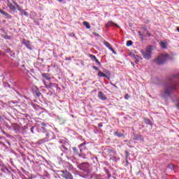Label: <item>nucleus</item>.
I'll use <instances>...</instances> for the list:
<instances>
[{
	"instance_id": "1",
	"label": "nucleus",
	"mask_w": 179,
	"mask_h": 179,
	"mask_svg": "<svg viewBox=\"0 0 179 179\" xmlns=\"http://www.w3.org/2000/svg\"><path fill=\"white\" fill-rule=\"evenodd\" d=\"M179 86V73L171 75L166 77L164 83V87L160 96L164 100L171 99L173 103H178L179 99L177 95L174 94Z\"/></svg>"
},
{
	"instance_id": "2",
	"label": "nucleus",
	"mask_w": 179,
	"mask_h": 179,
	"mask_svg": "<svg viewBox=\"0 0 179 179\" xmlns=\"http://www.w3.org/2000/svg\"><path fill=\"white\" fill-rule=\"evenodd\" d=\"M171 59V57L169 55V54L161 55L157 57L154 61L155 64L157 65H163V64H166L167 61H170Z\"/></svg>"
},
{
	"instance_id": "3",
	"label": "nucleus",
	"mask_w": 179,
	"mask_h": 179,
	"mask_svg": "<svg viewBox=\"0 0 179 179\" xmlns=\"http://www.w3.org/2000/svg\"><path fill=\"white\" fill-rule=\"evenodd\" d=\"M142 55L145 59H150V57H152V46L147 47L145 51H142Z\"/></svg>"
},
{
	"instance_id": "4",
	"label": "nucleus",
	"mask_w": 179,
	"mask_h": 179,
	"mask_svg": "<svg viewBox=\"0 0 179 179\" xmlns=\"http://www.w3.org/2000/svg\"><path fill=\"white\" fill-rule=\"evenodd\" d=\"M45 138H41L40 140H38L37 141V144L38 145H43V143H45V142H48V141L50 140V135L48 134V133L45 134Z\"/></svg>"
},
{
	"instance_id": "5",
	"label": "nucleus",
	"mask_w": 179,
	"mask_h": 179,
	"mask_svg": "<svg viewBox=\"0 0 179 179\" xmlns=\"http://www.w3.org/2000/svg\"><path fill=\"white\" fill-rule=\"evenodd\" d=\"M0 33L1 34V37L5 38V40H10V36H8V31L1 29H0Z\"/></svg>"
},
{
	"instance_id": "6",
	"label": "nucleus",
	"mask_w": 179,
	"mask_h": 179,
	"mask_svg": "<svg viewBox=\"0 0 179 179\" xmlns=\"http://www.w3.org/2000/svg\"><path fill=\"white\" fill-rule=\"evenodd\" d=\"M12 128H13V129L15 131L16 134H19V132H20L21 131V128L20 126H19V124H16V123H13L11 124Z\"/></svg>"
},
{
	"instance_id": "7",
	"label": "nucleus",
	"mask_w": 179,
	"mask_h": 179,
	"mask_svg": "<svg viewBox=\"0 0 179 179\" xmlns=\"http://www.w3.org/2000/svg\"><path fill=\"white\" fill-rule=\"evenodd\" d=\"M98 98L100 100H102V101H104V100H107V96H106V94H104V93L101 91L98 92Z\"/></svg>"
},
{
	"instance_id": "8",
	"label": "nucleus",
	"mask_w": 179,
	"mask_h": 179,
	"mask_svg": "<svg viewBox=\"0 0 179 179\" xmlns=\"http://www.w3.org/2000/svg\"><path fill=\"white\" fill-rule=\"evenodd\" d=\"M22 43L24 44V45H25V47H27V48H28V50H31V43H30L29 41L23 39Z\"/></svg>"
},
{
	"instance_id": "9",
	"label": "nucleus",
	"mask_w": 179,
	"mask_h": 179,
	"mask_svg": "<svg viewBox=\"0 0 179 179\" xmlns=\"http://www.w3.org/2000/svg\"><path fill=\"white\" fill-rule=\"evenodd\" d=\"M133 141H139L140 142H143V136L141 134L135 135L133 138Z\"/></svg>"
},
{
	"instance_id": "10",
	"label": "nucleus",
	"mask_w": 179,
	"mask_h": 179,
	"mask_svg": "<svg viewBox=\"0 0 179 179\" xmlns=\"http://www.w3.org/2000/svg\"><path fill=\"white\" fill-rule=\"evenodd\" d=\"M42 77L46 79V80H51V75L49 73H42Z\"/></svg>"
},
{
	"instance_id": "11",
	"label": "nucleus",
	"mask_w": 179,
	"mask_h": 179,
	"mask_svg": "<svg viewBox=\"0 0 179 179\" xmlns=\"http://www.w3.org/2000/svg\"><path fill=\"white\" fill-rule=\"evenodd\" d=\"M57 87V85L55 83H50L48 85L45 84V87L49 90V89H51V87Z\"/></svg>"
},
{
	"instance_id": "12",
	"label": "nucleus",
	"mask_w": 179,
	"mask_h": 179,
	"mask_svg": "<svg viewBox=\"0 0 179 179\" xmlns=\"http://www.w3.org/2000/svg\"><path fill=\"white\" fill-rule=\"evenodd\" d=\"M168 169H169V170H171V171L176 170V169H177V166L173 164L172 163H169L167 165Z\"/></svg>"
},
{
	"instance_id": "13",
	"label": "nucleus",
	"mask_w": 179,
	"mask_h": 179,
	"mask_svg": "<svg viewBox=\"0 0 179 179\" xmlns=\"http://www.w3.org/2000/svg\"><path fill=\"white\" fill-rule=\"evenodd\" d=\"M8 6L12 12H15V10H16V7H15V6H13L10 2L8 3Z\"/></svg>"
},
{
	"instance_id": "14",
	"label": "nucleus",
	"mask_w": 179,
	"mask_h": 179,
	"mask_svg": "<svg viewBox=\"0 0 179 179\" xmlns=\"http://www.w3.org/2000/svg\"><path fill=\"white\" fill-rule=\"evenodd\" d=\"M103 43L104 45H106V47H107V48H108L109 50L113 51V47H111V45L110 44V43H108L107 41H103Z\"/></svg>"
},
{
	"instance_id": "15",
	"label": "nucleus",
	"mask_w": 179,
	"mask_h": 179,
	"mask_svg": "<svg viewBox=\"0 0 179 179\" xmlns=\"http://www.w3.org/2000/svg\"><path fill=\"white\" fill-rule=\"evenodd\" d=\"M144 122L147 125H150V127H152L153 125V123L152 122V120H150V119H148V118H145L144 119Z\"/></svg>"
},
{
	"instance_id": "16",
	"label": "nucleus",
	"mask_w": 179,
	"mask_h": 179,
	"mask_svg": "<svg viewBox=\"0 0 179 179\" xmlns=\"http://www.w3.org/2000/svg\"><path fill=\"white\" fill-rule=\"evenodd\" d=\"M114 135H115V136H117V138H122V137H124V134H122V133H121V132H120V131H116V132H115V133H114Z\"/></svg>"
},
{
	"instance_id": "17",
	"label": "nucleus",
	"mask_w": 179,
	"mask_h": 179,
	"mask_svg": "<svg viewBox=\"0 0 179 179\" xmlns=\"http://www.w3.org/2000/svg\"><path fill=\"white\" fill-rule=\"evenodd\" d=\"M138 33L141 41H143V40L145 39V34H143V33H142V31H138Z\"/></svg>"
},
{
	"instance_id": "18",
	"label": "nucleus",
	"mask_w": 179,
	"mask_h": 179,
	"mask_svg": "<svg viewBox=\"0 0 179 179\" xmlns=\"http://www.w3.org/2000/svg\"><path fill=\"white\" fill-rule=\"evenodd\" d=\"M0 13L3 15V16H6V17H8L9 16V13H8L7 12L4 11L2 9H0Z\"/></svg>"
},
{
	"instance_id": "19",
	"label": "nucleus",
	"mask_w": 179,
	"mask_h": 179,
	"mask_svg": "<svg viewBox=\"0 0 179 179\" xmlns=\"http://www.w3.org/2000/svg\"><path fill=\"white\" fill-rule=\"evenodd\" d=\"M159 45H160V47H162L164 49L167 48V43L166 42L161 41L159 43Z\"/></svg>"
},
{
	"instance_id": "20",
	"label": "nucleus",
	"mask_w": 179,
	"mask_h": 179,
	"mask_svg": "<svg viewBox=\"0 0 179 179\" xmlns=\"http://www.w3.org/2000/svg\"><path fill=\"white\" fill-rule=\"evenodd\" d=\"M98 76H99L100 78H107V75H106L104 73L99 71L98 73Z\"/></svg>"
},
{
	"instance_id": "21",
	"label": "nucleus",
	"mask_w": 179,
	"mask_h": 179,
	"mask_svg": "<svg viewBox=\"0 0 179 179\" xmlns=\"http://www.w3.org/2000/svg\"><path fill=\"white\" fill-rule=\"evenodd\" d=\"M83 24L86 27V29H90V24H89V22L85 21L83 22Z\"/></svg>"
},
{
	"instance_id": "22",
	"label": "nucleus",
	"mask_w": 179,
	"mask_h": 179,
	"mask_svg": "<svg viewBox=\"0 0 179 179\" xmlns=\"http://www.w3.org/2000/svg\"><path fill=\"white\" fill-rule=\"evenodd\" d=\"M132 44H134V42H132V41H127L126 43V45L127 47H131V45H132Z\"/></svg>"
},
{
	"instance_id": "23",
	"label": "nucleus",
	"mask_w": 179,
	"mask_h": 179,
	"mask_svg": "<svg viewBox=\"0 0 179 179\" xmlns=\"http://www.w3.org/2000/svg\"><path fill=\"white\" fill-rule=\"evenodd\" d=\"M35 93H36L37 97H40V96H41V92H40V90H36L35 91Z\"/></svg>"
},
{
	"instance_id": "24",
	"label": "nucleus",
	"mask_w": 179,
	"mask_h": 179,
	"mask_svg": "<svg viewBox=\"0 0 179 179\" xmlns=\"http://www.w3.org/2000/svg\"><path fill=\"white\" fill-rule=\"evenodd\" d=\"M38 129V128L36 127L35 126H33L31 128V132L32 134H36V132H34V129Z\"/></svg>"
},
{
	"instance_id": "25",
	"label": "nucleus",
	"mask_w": 179,
	"mask_h": 179,
	"mask_svg": "<svg viewBox=\"0 0 179 179\" xmlns=\"http://www.w3.org/2000/svg\"><path fill=\"white\" fill-rule=\"evenodd\" d=\"M17 9L20 12H21V13H22L24 11V10H23L20 6H17Z\"/></svg>"
},
{
	"instance_id": "26",
	"label": "nucleus",
	"mask_w": 179,
	"mask_h": 179,
	"mask_svg": "<svg viewBox=\"0 0 179 179\" xmlns=\"http://www.w3.org/2000/svg\"><path fill=\"white\" fill-rule=\"evenodd\" d=\"M87 164H88L87 162H83L79 165V167H83V166H87Z\"/></svg>"
},
{
	"instance_id": "27",
	"label": "nucleus",
	"mask_w": 179,
	"mask_h": 179,
	"mask_svg": "<svg viewBox=\"0 0 179 179\" xmlns=\"http://www.w3.org/2000/svg\"><path fill=\"white\" fill-rule=\"evenodd\" d=\"M90 58H92V59H93L94 61H95V59H97V57H96L94 55H90Z\"/></svg>"
},
{
	"instance_id": "28",
	"label": "nucleus",
	"mask_w": 179,
	"mask_h": 179,
	"mask_svg": "<svg viewBox=\"0 0 179 179\" xmlns=\"http://www.w3.org/2000/svg\"><path fill=\"white\" fill-rule=\"evenodd\" d=\"M22 15H24V16L27 17V16H29V13L24 10V11H22Z\"/></svg>"
},
{
	"instance_id": "29",
	"label": "nucleus",
	"mask_w": 179,
	"mask_h": 179,
	"mask_svg": "<svg viewBox=\"0 0 179 179\" xmlns=\"http://www.w3.org/2000/svg\"><path fill=\"white\" fill-rule=\"evenodd\" d=\"M62 149H64V150H66V152H68V148H66L65 145H62Z\"/></svg>"
},
{
	"instance_id": "30",
	"label": "nucleus",
	"mask_w": 179,
	"mask_h": 179,
	"mask_svg": "<svg viewBox=\"0 0 179 179\" xmlns=\"http://www.w3.org/2000/svg\"><path fill=\"white\" fill-rule=\"evenodd\" d=\"M73 150L75 152V153H78V148L76 147H73Z\"/></svg>"
},
{
	"instance_id": "31",
	"label": "nucleus",
	"mask_w": 179,
	"mask_h": 179,
	"mask_svg": "<svg viewBox=\"0 0 179 179\" xmlns=\"http://www.w3.org/2000/svg\"><path fill=\"white\" fill-rule=\"evenodd\" d=\"M124 99L126 100H128V99H129V95L128 94H127L125 96H124Z\"/></svg>"
},
{
	"instance_id": "32",
	"label": "nucleus",
	"mask_w": 179,
	"mask_h": 179,
	"mask_svg": "<svg viewBox=\"0 0 179 179\" xmlns=\"http://www.w3.org/2000/svg\"><path fill=\"white\" fill-rule=\"evenodd\" d=\"M147 36L148 37H151L152 36V34H150L149 31H147Z\"/></svg>"
},
{
	"instance_id": "33",
	"label": "nucleus",
	"mask_w": 179,
	"mask_h": 179,
	"mask_svg": "<svg viewBox=\"0 0 179 179\" xmlns=\"http://www.w3.org/2000/svg\"><path fill=\"white\" fill-rule=\"evenodd\" d=\"M13 3H14V5H15V6H17H17H19L17 3H16V1H13Z\"/></svg>"
},
{
	"instance_id": "34",
	"label": "nucleus",
	"mask_w": 179,
	"mask_h": 179,
	"mask_svg": "<svg viewBox=\"0 0 179 179\" xmlns=\"http://www.w3.org/2000/svg\"><path fill=\"white\" fill-rule=\"evenodd\" d=\"M94 61L96 64H98L99 65H100V62H99V59H96Z\"/></svg>"
},
{
	"instance_id": "35",
	"label": "nucleus",
	"mask_w": 179,
	"mask_h": 179,
	"mask_svg": "<svg viewBox=\"0 0 179 179\" xmlns=\"http://www.w3.org/2000/svg\"><path fill=\"white\" fill-rule=\"evenodd\" d=\"M85 145H86V143H83L80 145V148H82L83 146H85Z\"/></svg>"
},
{
	"instance_id": "36",
	"label": "nucleus",
	"mask_w": 179,
	"mask_h": 179,
	"mask_svg": "<svg viewBox=\"0 0 179 179\" xmlns=\"http://www.w3.org/2000/svg\"><path fill=\"white\" fill-rule=\"evenodd\" d=\"M41 125H42L43 127H47V124H46L45 122H42V123H41Z\"/></svg>"
},
{
	"instance_id": "37",
	"label": "nucleus",
	"mask_w": 179,
	"mask_h": 179,
	"mask_svg": "<svg viewBox=\"0 0 179 179\" xmlns=\"http://www.w3.org/2000/svg\"><path fill=\"white\" fill-rule=\"evenodd\" d=\"M24 73H29V71H27L26 69H24Z\"/></svg>"
},
{
	"instance_id": "38",
	"label": "nucleus",
	"mask_w": 179,
	"mask_h": 179,
	"mask_svg": "<svg viewBox=\"0 0 179 179\" xmlns=\"http://www.w3.org/2000/svg\"><path fill=\"white\" fill-rule=\"evenodd\" d=\"M98 127H100L101 128L103 127V123H99V124H98Z\"/></svg>"
},
{
	"instance_id": "39",
	"label": "nucleus",
	"mask_w": 179,
	"mask_h": 179,
	"mask_svg": "<svg viewBox=\"0 0 179 179\" xmlns=\"http://www.w3.org/2000/svg\"><path fill=\"white\" fill-rule=\"evenodd\" d=\"M113 26H117V27H120L118 25H117V24L113 22Z\"/></svg>"
},
{
	"instance_id": "40",
	"label": "nucleus",
	"mask_w": 179,
	"mask_h": 179,
	"mask_svg": "<svg viewBox=\"0 0 179 179\" xmlns=\"http://www.w3.org/2000/svg\"><path fill=\"white\" fill-rule=\"evenodd\" d=\"M0 121H3V118H2L1 115H0Z\"/></svg>"
},
{
	"instance_id": "41",
	"label": "nucleus",
	"mask_w": 179,
	"mask_h": 179,
	"mask_svg": "<svg viewBox=\"0 0 179 179\" xmlns=\"http://www.w3.org/2000/svg\"><path fill=\"white\" fill-rule=\"evenodd\" d=\"M143 29L145 30V31H147V30H148V29L146 27H143Z\"/></svg>"
},
{
	"instance_id": "42",
	"label": "nucleus",
	"mask_w": 179,
	"mask_h": 179,
	"mask_svg": "<svg viewBox=\"0 0 179 179\" xmlns=\"http://www.w3.org/2000/svg\"><path fill=\"white\" fill-rule=\"evenodd\" d=\"M113 54H117V52H115V50H113Z\"/></svg>"
},
{
	"instance_id": "43",
	"label": "nucleus",
	"mask_w": 179,
	"mask_h": 179,
	"mask_svg": "<svg viewBox=\"0 0 179 179\" xmlns=\"http://www.w3.org/2000/svg\"><path fill=\"white\" fill-rule=\"evenodd\" d=\"M58 2H63L64 0H57Z\"/></svg>"
},
{
	"instance_id": "44",
	"label": "nucleus",
	"mask_w": 179,
	"mask_h": 179,
	"mask_svg": "<svg viewBox=\"0 0 179 179\" xmlns=\"http://www.w3.org/2000/svg\"><path fill=\"white\" fill-rule=\"evenodd\" d=\"M106 27H110V25L108 24H106Z\"/></svg>"
},
{
	"instance_id": "45",
	"label": "nucleus",
	"mask_w": 179,
	"mask_h": 179,
	"mask_svg": "<svg viewBox=\"0 0 179 179\" xmlns=\"http://www.w3.org/2000/svg\"><path fill=\"white\" fill-rule=\"evenodd\" d=\"M43 85H46V84H45V81L43 82Z\"/></svg>"
},
{
	"instance_id": "46",
	"label": "nucleus",
	"mask_w": 179,
	"mask_h": 179,
	"mask_svg": "<svg viewBox=\"0 0 179 179\" xmlns=\"http://www.w3.org/2000/svg\"><path fill=\"white\" fill-rule=\"evenodd\" d=\"M178 31L179 32V27L177 28Z\"/></svg>"
},
{
	"instance_id": "47",
	"label": "nucleus",
	"mask_w": 179,
	"mask_h": 179,
	"mask_svg": "<svg viewBox=\"0 0 179 179\" xmlns=\"http://www.w3.org/2000/svg\"><path fill=\"white\" fill-rule=\"evenodd\" d=\"M113 160H115V158L113 157Z\"/></svg>"
},
{
	"instance_id": "48",
	"label": "nucleus",
	"mask_w": 179,
	"mask_h": 179,
	"mask_svg": "<svg viewBox=\"0 0 179 179\" xmlns=\"http://www.w3.org/2000/svg\"><path fill=\"white\" fill-rule=\"evenodd\" d=\"M24 129H27V128H26V126H24Z\"/></svg>"
},
{
	"instance_id": "49",
	"label": "nucleus",
	"mask_w": 179,
	"mask_h": 179,
	"mask_svg": "<svg viewBox=\"0 0 179 179\" xmlns=\"http://www.w3.org/2000/svg\"><path fill=\"white\" fill-rule=\"evenodd\" d=\"M42 129L44 130V129H45L44 127H42Z\"/></svg>"
},
{
	"instance_id": "50",
	"label": "nucleus",
	"mask_w": 179,
	"mask_h": 179,
	"mask_svg": "<svg viewBox=\"0 0 179 179\" xmlns=\"http://www.w3.org/2000/svg\"><path fill=\"white\" fill-rule=\"evenodd\" d=\"M126 155H128V152H126Z\"/></svg>"
},
{
	"instance_id": "51",
	"label": "nucleus",
	"mask_w": 179,
	"mask_h": 179,
	"mask_svg": "<svg viewBox=\"0 0 179 179\" xmlns=\"http://www.w3.org/2000/svg\"><path fill=\"white\" fill-rule=\"evenodd\" d=\"M113 86H115V85L113 84Z\"/></svg>"
},
{
	"instance_id": "52",
	"label": "nucleus",
	"mask_w": 179,
	"mask_h": 179,
	"mask_svg": "<svg viewBox=\"0 0 179 179\" xmlns=\"http://www.w3.org/2000/svg\"><path fill=\"white\" fill-rule=\"evenodd\" d=\"M113 179H116L115 177H113Z\"/></svg>"
},
{
	"instance_id": "53",
	"label": "nucleus",
	"mask_w": 179,
	"mask_h": 179,
	"mask_svg": "<svg viewBox=\"0 0 179 179\" xmlns=\"http://www.w3.org/2000/svg\"><path fill=\"white\" fill-rule=\"evenodd\" d=\"M95 69H97V68H95Z\"/></svg>"
},
{
	"instance_id": "54",
	"label": "nucleus",
	"mask_w": 179,
	"mask_h": 179,
	"mask_svg": "<svg viewBox=\"0 0 179 179\" xmlns=\"http://www.w3.org/2000/svg\"><path fill=\"white\" fill-rule=\"evenodd\" d=\"M127 163H128V161H126Z\"/></svg>"
},
{
	"instance_id": "55",
	"label": "nucleus",
	"mask_w": 179,
	"mask_h": 179,
	"mask_svg": "<svg viewBox=\"0 0 179 179\" xmlns=\"http://www.w3.org/2000/svg\"><path fill=\"white\" fill-rule=\"evenodd\" d=\"M94 68H96V66H94Z\"/></svg>"
},
{
	"instance_id": "56",
	"label": "nucleus",
	"mask_w": 179,
	"mask_h": 179,
	"mask_svg": "<svg viewBox=\"0 0 179 179\" xmlns=\"http://www.w3.org/2000/svg\"><path fill=\"white\" fill-rule=\"evenodd\" d=\"M0 23H1V20H0Z\"/></svg>"
}]
</instances>
